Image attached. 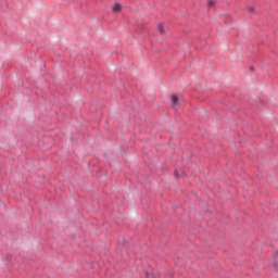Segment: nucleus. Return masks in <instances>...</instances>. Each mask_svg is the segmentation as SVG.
Here are the masks:
<instances>
[{"mask_svg":"<svg viewBox=\"0 0 278 278\" xmlns=\"http://www.w3.org/2000/svg\"><path fill=\"white\" fill-rule=\"evenodd\" d=\"M172 108L177 110L179 108V98L177 96H172Z\"/></svg>","mask_w":278,"mask_h":278,"instance_id":"f257e3e1","label":"nucleus"},{"mask_svg":"<svg viewBox=\"0 0 278 278\" xmlns=\"http://www.w3.org/2000/svg\"><path fill=\"white\" fill-rule=\"evenodd\" d=\"M112 10H113V12H121V10H122L121 3H115L112 7Z\"/></svg>","mask_w":278,"mask_h":278,"instance_id":"f03ea898","label":"nucleus"},{"mask_svg":"<svg viewBox=\"0 0 278 278\" xmlns=\"http://www.w3.org/2000/svg\"><path fill=\"white\" fill-rule=\"evenodd\" d=\"M207 3H208V8H213V5H215L216 3V0H208Z\"/></svg>","mask_w":278,"mask_h":278,"instance_id":"7ed1b4c3","label":"nucleus"},{"mask_svg":"<svg viewBox=\"0 0 278 278\" xmlns=\"http://www.w3.org/2000/svg\"><path fill=\"white\" fill-rule=\"evenodd\" d=\"M157 29L161 34H164V28L162 27V24L157 25Z\"/></svg>","mask_w":278,"mask_h":278,"instance_id":"20e7f679","label":"nucleus"}]
</instances>
